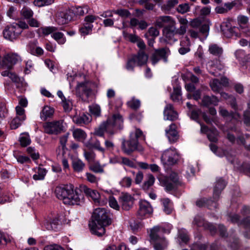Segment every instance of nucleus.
Here are the masks:
<instances>
[{
  "mask_svg": "<svg viewBox=\"0 0 250 250\" xmlns=\"http://www.w3.org/2000/svg\"><path fill=\"white\" fill-rule=\"evenodd\" d=\"M111 219L109 217L106 209L98 208L94 210L92 216V221L89 226L92 233L101 236L105 233V227L110 225Z\"/></svg>",
  "mask_w": 250,
  "mask_h": 250,
  "instance_id": "obj_1",
  "label": "nucleus"
},
{
  "mask_svg": "<svg viewBox=\"0 0 250 250\" xmlns=\"http://www.w3.org/2000/svg\"><path fill=\"white\" fill-rule=\"evenodd\" d=\"M55 193L56 197L66 205H77L83 202V195L74 190L71 186H57Z\"/></svg>",
  "mask_w": 250,
  "mask_h": 250,
  "instance_id": "obj_2",
  "label": "nucleus"
},
{
  "mask_svg": "<svg viewBox=\"0 0 250 250\" xmlns=\"http://www.w3.org/2000/svg\"><path fill=\"white\" fill-rule=\"evenodd\" d=\"M123 123V119L120 114H114L108 118L106 122H103L98 127L95 128L94 134L103 137L105 132L113 135L115 129L120 128Z\"/></svg>",
  "mask_w": 250,
  "mask_h": 250,
  "instance_id": "obj_3",
  "label": "nucleus"
},
{
  "mask_svg": "<svg viewBox=\"0 0 250 250\" xmlns=\"http://www.w3.org/2000/svg\"><path fill=\"white\" fill-rule=\"evenodd\" d=\"M145 140L143 132L140 129L135 128L130 132L129 139L126 141L123 139L122 149L127 155L131 154L133 151L139 149V140Z\"/></svg>",
  "mask_w": 250,
  "mask_h": 250,
  "instance_id": "obj_4",
  "label": "nucleus"
},
{
  "mask_svg": "<svg viewBox=\"0 0 250 250\" xmlns=\"http://www.w3.org/2000/svg\"><path fill=\"white\" fill-rule=\"evenodd\" d=\"M170 228L166 229L163 227H154L151 229L150 237L154 242V248L155 250H164L167 245L165 239L162 236L164 233H169Z\"/></svg>",
  "mask_w": 250,
  "mask_h": 250,
  "instance_id": "obj_5",
  "label": "nucleus"
},
{
  "mask_svg": "<svg viewBox=\"0 0 250 250\" xmlns=\"http://www.w3.org/2000/svg\"><path fill=\"white\" fill-rule=\"evenodd\" d=\"M43 127L44 132L50 135H58L64 130L62 120L46 122L44 124Z\"/></svg>",
  "mask_w": 250,
  "mask_h": 250,
  "instance_id": "obj_6",
  "label": "nucleus"
},
{
  "mask_svg": "<svg viewBox=\"0 0 250 250\" xmlns=\"http://www.w3.org/2000/svg\"><path fill=\"white\" fill-rule=\"evenodd\" d=\"M170 54V51L167 47L155 49L150 56V60L153 65L157 64L161 60H163L165 62H167V58Z\"/></svg>",
  "mask_w": 250,
  "mask_h": 250,
  "instance_id": "obj_7",
  "label": "nucleus"
},
{
  "mask_svg": "<svg viewBox=\"0 0 250 250\" xmlns=\"http://www.w3.org/2000/svg\"><path fill=\"white\" fill-rule=\"evenodd\" d=\"M179 159V155L176 149L170 148L166 150L161 156V161L164 165H172Z\"/></svg>",
  "mask_w": 250,
  "mask_h": 250,
  "instance_id": "obj_8",
  "label": "nucleus"
},
{
  "mask_svg": "<svg viewBox=\"0 0 250 250\" xmlns=\"http://www.w3.org/2000/svg\"><path fill=\"white\" fill-rule=\"evenodd\" d=\"M41 30L42 34L45 36L52 34L51 35L52 37L59 44H63L66 42V39L64 37L63 34L60 32H57V28L55 27H42L41 28Z\"/></svg>",
  "mask_w": 250,
  "mask_h": 250,
  "instance_id": "obj_9",
  "label": "nucleus"
},
{
  "mask_svg": "<svg viewBox=\"0 0 250 250\" xmlns=\"http://www.w3.org/2000/svg\"><path fill=\"white\" fill-rule=\"evenodd\" d=\"M21 34L20 28L14 23L7 26L3 31L4 38L13 41L17 39Z\"/></svg>",
  "mask_w": 250,
  "mask_h": 250,
  "instance_id": "obj_10",
  "label": "nucleus"
},
{
  "mask_svg": "<svg viewBox=\"0 0 250 250\" xmlns=\"http://www.w3.org/2000/svg\"><path fill=\"white\" fill-rule=\"evenodd\" d=\"M76 95L82 100L86 101L91 94V89L87 82L78 83L76 88Z\"/></svg>",
  "mask_w": 250,
  "mask_h": 250,
  "instance_id": "obj_11",
  "label": "nucleus"
},
{
  "mask_svg": "<svg viewBox=\"0 0 250 250\" xmlns=\"http://www.w3.org/2000/svg\"><path fill=\"white\" fill-rule=\"evenodd\" d=\"M155 25L159 28L174 27L176 25V21L169 16H159L156 18Z\"/></svg>",
  "mask_w": 250,
  "mask_h": 250,
  "instance_id": "obj_12",
  "label": "nucleus"
},
{
  "mask_svg": "<svg viewBox=\"0 0 250 250\" xmlns=\"http://www.w3.org/2000/svg\"><path fill=\"white\" fill-rule=\"evenodd\" d=\"M119 202L123 209L128 210L133 205V198L128 193H122L119 197Z\"/></svg>",
  "mask_w": 250,
  "mask_h": 250,
  "instance_id": "obj_13",
  "label": "nucleus"
},
{
  "mask_svg": "<svg viewBox=\"0 0 250 250\" xmlns=\"http://www.w3.org/2000/svg\"><path fill=\"white\" fill-rule=\"evenodd\" d=\"M139 209L138 214L140 217L149 215L153 212V209L149 203L146 200H141L139 202Z\"/></svg>",
  "mask_w": 250,
  "mask_h": 250,
  "instance_id": "obj_14",
  "label": "nucleus"
},
{
  "mask_svg": "<svg viewBox=\"0 0 250 250\" xmlns=\"http://www.w3.org/2000/svg\"><path fill=\"white\" fill-rule=\"evenodd\" d=\"M20 60V56L16 54H7L2 58V65L3 67L10 69Z\"/></svg>",
  "mask_w": 250,
  "mask_h": 250,
  "instance_id": "obj_15",
  "label": "nucleus"
},
{
  "mask_svg": "<svg viewBox=\"0 0 250 250\" xmlns=\"http://www.w3.org/2000/svg\"><path fill=\"white\" fill-rule=\"evenodd\" d=\"M163 33L165 37L168 41L176 42L178 39H176L174 36L176 35H179L178 29L175 25L174 27H166L163 30Z\"/></svg>",
  "mask_w": 250,
  "mask_h": 250,
  "instance_id": "obj_16",
  "label": "nucleus"
},
{
  "mask_svg": "<svg viewBox=\"0 0 250 250\" xmlns=\"http://www.w3.org/2000/svg\"><path fill=\"white\" fill-rule=\"evenodd\" d=\"M164 119L166 120L174 121L178 118L177 113L174 110L171 104H167L164 111Z\"/></svg>",
  "mask_w": 250,
  "mask_h": 250,
  "instance_id": "obj_17",
  "label": "nucleus"
},
{
  "mask_svg": "<svg viewBox=\"0 0 250 250\" xmlns=\"http://www.w3.org/2000/svg\"><path fill=\"white\" fill-rule=\"evenodd\" d=\"M166 134L168 140L171 143H174L179 138V135L176 130V125L174 124H171L169 126L168 129H166Z\"/></svg>",
  "mask_w": 250,
  "mask_h": 250,
  "instance_id": "obj_18",
  "label": "nucleus"
},
{
  "mask_svg": "<svg viewBox=\"0 0 250 250\" xmlns=\"http://www.w3.org/2000/svg\"><path fill=\"white\" fill-rule=\"evenodd\" d=\"M226 186V182L222 178H219L216 180L213 189V197L215 200L218 199L221 191Z\"/></svg>",
  "mask_w": 250,
  "mask_h": 250,
  "instance_id": "obj_19",
  "label": "nucleus"
},
{
  "mask_svg": "<svg viewBox=\"0 0 250 250\" xmlns=\"http://www.w3.org/2000/svg\"><path fill=\"white\" fill-rule=\"evenodd\" d=\"M71 12L70 11L65 10L60 12L56 19V21L59 24L63 25L67 23L72 18L70 15Z\"/></svg>",
  "mask_w": 250,
  "mask_h": 250,
  "instance_id": "obj_20",
  "label": "nucleus"
},
{
  "mask_svg": "<svg viewBox=\"0 0 250 250\" xmlns=\"http://www.w3.org/2000/svg\"><path fill=\"white\" fill-rule=\"evenodd\" d=\"M83 190L86 195L90 196L92 198L95 204L101 205L104 204V202L101 201L100 195L99 193L96 190H92L87 187H84Z\"/></svg>",
  "mask_w": 250,
  "mask_h": 250,
  "instance_id": "obj_21",
  "label": "nucleus"
},
{
  "mask_svg": "<svg viewBox=\"0 0 250 250\" xmlns=\"http://www.w3.org/2000/svg\"><path fill=\"white\" fill-rule=\"evenodd\" d=\"M10 78L15 83L17 88L22 92L25 90L26 83L22 78L18 77L16 74H11Z\"/></svg>",
  "mask_w": 250,
  "mask_h": 250,
  "instance_id": "obj_22",
  "label": "nucleus"
},
{
  "mask_svg": "<svg viewBox=\"0 0 250 250\" xmlns=\"http://www.w3.org/2000/svg\"><path fill=\"white\" fill-rule=\"evenodd\" d=\"M196 205L199 207L207 206L210 209L216 208L217 206L215 201H212L206 198H202L197 200Z\"/></svg>",
  "mask_w": 250,
  "mask_h": 250,
  "instance_id": "obj_23",
  "label": "nucleus"
},
{
  "mask_svg": "<svg viewBox=\"0 0 250 250\" xmlns=\"http://www.w3.org/2000/svg\"><path fill=\"white\" fill-rule=\"evenodd\" d=\"M190 42L189 38L186 37L180 42V47L178 49L179 53L181 55H185L190 51Z\"/></svg>",
  "mask_w": 250,
  "mask_h": 250,
  "instance_id": "obj_24",
  "label": "nucleus"
},
{
  "mask_svg": "<svg viewBox=\"0 0 250 250\" xmlns=\"http://www.w3.org/2000/svg\"><path fill=\"white\" fill-rule=\"evenodd\" d=\"M135 61L136 62V64L138 66H141L145 64L147 61L148 60V55L145 53L144 51L140 50L137 55H134L133 56Z\"/></svg>",
  "mask_w": 250,
  "mask_h": 250,
  "instance_id": "obj_25",
  "label": "nucleus"
},
{
  "mask_svg": "<svg viewBox=\"0 0 250 250\" xmlns=\"http://www.w3.org/2000/svg\"><path fill=\"white\" fill-rule=\"evenodd\" d=\"M218 102L219 100L216 96L214 95H212L211 96L206 95L203 97L202 105L206 107L211 105H216Z\"/></svg>",
  "mask_w": 250,
  "mask_h": 250,
  "instance_id": "obj_26",
  "label": "nucleus"
},
{
  "mask_svg": "<svg viewBox=\"0 0 250 250\" xmlns=\"http://www.w3.org/2000/svg\"><path fill=\"white\" fill-rule=\"evenodd\" d=\"M72 119L73 121L78 125L87 124L91 121L90 117L83 113L78 116H74Z\"/></svg>",
  "mask_w": 250,
  "mask_h": 250,
  "instance_id": "obj_27",
  "label": "nucleus"
},
{
  "mask_svg": "<svg viewBox=\"0 0 250 250\" xmlns=\"http://www.w3.org/2000/svg\"><path fill=\"white\" fill-rule=\"evenodd\" d=\"M54 110L53 108L49 106H44L40 113V118L43 121H45L48 118H51L54 114Z\"/></svg>",
  "mask_w": 250,
  "mask_h": 250,
  "instance_id": "obj_28",
  "label": "nucleus"
},
{
  "mask_svg": "<svg viewBox=\"0 0 250 250\" xmlns=\"http://www.w3.org/2000/svg\"><path fill=\"white\" fill-rule=\"evenodd\" d=\"M169 178L170 180L173 183H166V188L167 190H171L175 188V185L179 183V177L176 173L172 172L170 173Z\"/></svg>",
  "mask_w": 250,
  "mask_h": 250,
  "instance_id": "obj_29",
  "label": "nucleus"
},
{
  "mask_svg": "<svg viewBox=\"0 0 250 250\" xmlns=\"http://www.w3.org/2000/svg\"><path fill=\"white\" fill-rule=\"evenodd\" d=\"M178 21L180 23L181 25L178 28V33L179 36L184 35L187 32L188 21L185 18L178 17Z\"/></svg>",
  "mask_w": 250,
  "mask_h": 250,
  "instance_id": "obj_30",
  "label": "nucleus"
},
{
  "mask_svg": "<svg viewBox=\"0 0 250 250\" xmlns=\"http://www.w3.org/2000/svg\"><path fill=\"white\" fill-rule=\"evenodd\" d=\"M72 167L75 172H82L85 167V164L80 159H73L72 163Z\"/></svg>",
  "mask_w": 250,
  "mask_h": 250,
  "instance_id": "obj_31",
  "label": "nucleus"
},
{
  "mask_svg": "<svg viewBox=\"0 0 250 250\" xmlns=\"http://www.w3.org/2000/svg\"><path fill=\"white\" fill-rule=\"evenodd\" d=\"M209 52L215 56L220 57L223 52V48L216 44H211L208 47Z\"/></svg>",
  "mask_w": 250,
  "mask_h": 250,
  "instance_id": "obj_32",
  "label": "nucleus"
},
{
  "mask_svg": "<svg viewBox=\"0 0 250 250\" xmlns=\"http://www.w3.org/2000/svg\"><path fill=\"white\" fill-rule=\"evenodd\" d=\"M35 174L33 175V178L35 180H42L44 178L46 173L45 168L38 167L34 169Z\"/></svg>",
  "mask_w": 250,
  "mask_h": 250,
  "instance_id": "obj_33",
  "label": "nucleus"
},
{
  "mask_svg": "<svg viewBox=\"0 0 250 250\" xmlns=\"http://www.w3.org/2000/svg\"><path fill=\"white\" fill-rule=\"evenodd\" d=\"M73 137L79 141L84 140L86 137L85 132L80 128L74 129L72 131Z\"/></svg>",
  "mask_w": 250,
  "mask_h": 250,
  "instance_id": "obj_34",
  "label": "nucleus"
},
{
  "mask_svg": "<svg viewBox=\"0 0 250 250\" xmlns=\"http://www.w3.org/2000/svg\"><path fill=\"white\" fill-rule=\"evenodd\" d=\"M59 226V220L57 218H54L45 224V226L48 230L56 231Z\"/></svg>",
  "mask_w": 250,
  "mask_h": 250,
  "instance_id": "obj_35",
  "label": "nucleus"
},
{
  "mask_svg": "<svg viewBox=\"0 0 250 250\" xmlns=\"http://www.w3.org/2000/svg\"><path fill=\"white\" fill-rule=\"evenodd\" d=\"M161 202L164 207V211L167 214H169L172 210V203L168 198L161 199Z\"/></svg>",
  "mask_w": 250,
  "mask_h": 250,
  "instance_id": "obj_36",
  "label": "nucleus"
},
{
  "mask_svg": "<svg viewBox=\"0 0 250 250\" xmlns=\"http://www.w3.org/2000/svg\"><path fill=\"white\" fill-rule=\"evenodd\" d=\"M155 179L152 174H148L147 180L143 185L142 188L145 191H147L154 183Z\"/></svg>",
  "mask_w": 250,
  "mask_h": 250,
  "instance_id": "obj_37",
  "label": "nucleus"
},
{
  "mask_svg": "<svg viewBox=\"0 0 250 250\" xmlns=\"http://www.w3.org/2000/svg\"><path fill=\"white\" fill-rule=\"evenodd\" d=\"M249 18L244 15H239L237 17V21L239 25L240 30L243 32V28H247V23L249 22Z\"/></svg>",
  "mask_w": 250,
  "mask_h": 250,
  "instance_id": "obj_38",
  "label": "nucleus"
},
{
  "mask_svg": "<svg viewBox=\"0 0 250 250\" xmlns=\"http://www.w3.org/2000/svg\"><path fill=\"white\" fill-rule=\"evenodd\" d=\"M209 85L212 90L214 92H220L221 90L223 88L220 81L216 79L211 80L209 83Z\"/></svg>",
  "mask_w": 250,
  "mask_h": 250,
  "instance_id": "obj_39",
  "label": "nucleus"
},
{
  "mask_svg": "<svg viewBox=\"0 0 250 250\" xmlns=\"http://www.w3.org/2000/svg\"><path fill=\"white\" fill-rule=\"evenodd\" d=\"M171 98L173 101L179 102L181 99V88L177 86L174 87L173 92L171 95Z\"/></svg>",
  "mask_w": 250,
  "mask_h": 250,
  "instance_id": "obj_40",
  "label": "nucleus"
},
{
  "mask_svg": "<svg viewBox=\"0 0 250 250\" xmlns=\"http://www.w3.org/2000/svg\"><path fill=\"white\" fill-rule=\"evenodd\" d=\"M239 30H240L239 27L233 25L230 29H229L228 30H225L223 32L225 36L228 38H230L233 36L238 37L239 36V34L238 33Z\"/></svg>",
  "mask_w": 250,
  "mask_h": 250,
  "instance_id": "obj_41",
  "label": "nucleus"
},
{
  "mask_svg": "<svg viewBox=\"0 0 250 250\" xmlns=\"http://www.w3.org/2000/svg\"><path fill=\"white\" fill-rule=\"evenodd\" d=\"M93 25L88 23H84L83 26L80 28V32L82 36H86L92 31Z\"/></svg>",
  "mask_w": 250,
  "mask_h": 250,
  "instance_id": "obj_42",
  "label": "nucleus"
},
{
  "mask_svg": "<svg viewBox=\"0 0 250 250\" xmlns=\"http://www.w3.org/2000/svg\"><path fill=\"white\" fill-rule=\"evenodd\" d=\"M178 237L181 240V242H180V244H181V242L187 244L188 241V234L187 231L185 229H181L179 230Z\"/></svg>",
  "mask_w": 250,
  "mask_h": 250,
  "instance_id": "obj_43",
  "label": "nucleus"
},
{
  "mask_svg": "<svg viewBox=\"0 0 250 250\" xmlns=\"http://www.w3.org/2000/svg\"><path fill=\"white\" fill-rule=\"evenodd\" d=\"M123 35L124 38L132 43H137L140 38L139 36L136 35L128 34L125 31L123 32Z\"/></svg>",
  "mask_w": 250,
  "mask_h": 250,
  "instance_id": "obj_44",
  "label": "nucleus"
},
{
  "mask_svg": "<svg viewBox=\"0 0 250 250\" xmlns=\"http://www.w3.org/2000/svg\"><path fill=\"white\" fill-rule=\"evenodd\" d=\"M26 151L30 155L31 158L34 160H37L40 157V154L34 147L29 146L27 148Z\"/></svg>",
  "mask_w": 250,
  "mask_h": 250,
  "instance_id": "obj_45",
  "label": "nucleus"
},
{
  "mask_svg": "<svg viewBox=\"0 0 250 250\" xmlns=\"http://www.w3.org/2000/svg\"><path fill=\"white\" fill-rule=\"evenodd\" d=\"M21 14L26 19H29L33 16V11L29 8L27 7H23L21 11Z\"/></svg>",
  "mask_w": 250,
  "mask_h": 250,
  "instance_id": "obj_46",
  "label": "nucleus"
},
{
  "mask_svg": "<svg viewBox=\"0 0 250 250\" xmlns=\"http://www.w3.org/2000/svg\"><path fill=\"white\" fill-rule=\"evenodd\" d=\"M54 0H34L33 4L38 7H42L51 4L54 2Z\"/></svg>",
  "mask_w": 250,
  "mask_h": 250,
  "instance_id": "obj_47",
  "label": "nucleus"
},
{
  "mask_svg": "<svg viewBox=\"0 0 250 250\" xmlns=\"http://www.w3.org/2000/svg\"><path fill=\"white\" fill-rule=\"evenodd\" d=\"M16 117L21 118V121H25L26 119V115L24 108L20 105H18L16 107Z\"/></svg>",
  "mask_w": 250,
  "mask_h": 250,
  "instance_id": "obj_48",
  "label": "nucleus"
},
{
  "mask_svg": "<svg viewBox=\"0 0 250 250\" xmlns=\"http://www.w3.org/2000/svg\"><path fill=\"white\" fill-rule=\"evenodd\" d=\"M12 237L0 230V245H6L11 241Z\"/></svg>",
  "mask_w": 250,
  "mask_h": 250,
  "instance_id": "obj_49",
  "label": "nucleus"
},
{
  "mask_svg": "<svg viewBox=\"0 0 250 250\" xmlns=\"http://www.w3.org/2000/svg\"><path fill=\"white\" fill-rule=\"evenodd\" d=\"M24 121H21V118L18 117H14L10 122V127L12 129L18 128Z\"/></svg>",
  "mask_w": 250,
  "mask_h": 250,
  "instance_id": "obj_50",
  "label": "nucleus"
},
{
  "mask_svg": "<svg viewBox=\"0 0 250 250\" xmlns=\"http://www.w3.org/2000/svg\"><path fill=\"white\" fill-rule=\"evenodd\" d=\"M159 35V30L155 27H151L149 28L147 32L145 35L146 38H148L149 36L155 38Z\"/></svg>",
  "mask_w": 250,
  "mask_h": 250,
  "instance_id": "obj_51",
  "label": "nucleus"
},
{
  "mask_svg": "<svg viewBox=\"0 0 250 250\" xmlns=\"http://www.w3.org/2000/svg\"><path fill=\"white\" fill-rule=\"evenodd\" d=\"M207 135L208 138L210 141L212 142H216L217 141L218 133L215 128L210 130V132H209Z\"/></svg>",
  "mask_w": 250,
  "mask_h": 250,
  "instance_id": "obj_52",
  "label": "nucleus"
},
{
  "mask_svg": "<svg viewBox=\"0 0 250 250\" xmlns=\"http://www.w3.org/2000/svg\"><path fill=\"white\" fill-rule=\"evenodd\" d=\"M90 169L95 173H103L104 172V166L101 165L99 163L96 162L90 167Z\"/></svg>",
  "mask_w": 250,
  "mask_h": 250,
  "instance_id": "obj_53",
  "label": "nucleus"
},
{
  "mask_svg": "<svg viewBox=\"0 0 250 250\" xmlns=\"http://www.w3.org/2000/svg\"><path fill=\"white\" fill-rule=\"evenodd\" d=\"M121 162L120 163L121 164L125 165L130 167L135 168L136 167L135 164L134 163L133 161L129 159L128 158L125 157H121L120 158Z\"/></svg>",
  "mask_w": 250,
  "mask_h": 250,
  "instance_id": "obj_54",
  "label": "nucleus"
},
{
  "mask_svg": "<svg viewBox=\"0 0 250 250\" xmlns=\"http://www.w3.org/2000/svg\"><path fill=\"white\" fill-rule=\"evenodd\" d=\"M127 104L130 108L133 109H137L140 106V102L139 100L133 98L127 102Z\"/></svg>",
  "mask_w": 250,
  "mask_h": 250,
  "instance_id": "obj_55",
  "label": "nucleus"
},
{
  "mask_svg": "<svg viewBox=\"0 0 250 250\" xmlns=\"http://www.w3.org/2000/svg\"><path fill=\"white\" fill-rule=\"evenodd\" d=\"M108 204L109 206L112 208L119 210L120 209V206L118 203L117 201L112 196H110L108 198Z\"/></svg>",
  "mask_w": 250,
  "mask_h": 250,
  "instance_id": "obj_56",
  "label": "nucleus"
},
{
  "mask_svg": "<svg viewBox=\"0 0 250 250\" xmlns=\"http://www.w3.org/2000/svg\"><path fill=\"white\" fill-rule=\"evenodd\" d=\"M132 180L129 177H124L119 182L120 185L123 187L129 188L132 184Z\"/></svg>",
  "mask_w": 250,
  "mask_h": 250,
  "instance_id": "obj_57",
  "label": "nucleus"
},
{
  "mask_svg": "<svg viewBox=\"0 0 250 250\" xmlns=\"http://www.w3.org/2000/svg\"><path fill=\"white\" fill-rule=\"evenodd\" d=\"M234 21L232 19L227 20L226 21L223 22L221 25V29L223 32L225 30H228L229 29H230V28L233 26Z\"/></svg>",
  "mask_w": 250,
  "mask_h": 250,
  "instance_id": "obj_58",
  "label": "nucleus"
},
{
  "mask_svg": "<svg viewBox=\"0 0 250 250\" xmlns=\"http://www.w3.org/2000/svg\"><path fill=\"white\" fill-rule=\"evenodd\" d=\"M202 113L200 109H193L191 111L190 117L191 119L195 120L197 123H200L198 120L199 116Z\"/></svg>",
  "mask_w": 250,
  "mask_h": 250,
  "instance_id": "obj_59",
  "label": "nucleus"
},
{
  "mask_svg": "<svg viewBox=\"0 0 250 250\" xmlns=\"http://www.w3.org/2000/svg\"><path fill=\"white\" fill-rule=\"evenodd\" d=\"M113 13L118 15L122 18H127L130 15V13L129 11L124 9H119L116 10H113Z\"/></svg>",
  "mask_w": 250,
  "mask_h": 250,
  "instance_id": "obj_60",
  "label": "nucleus"
},
{
  "mask_svg": "<svg viewBox=\"0 0 250 250\" xmlns=\"http://www.w3.org/2000/svg\"><path fill=\"white\" fill-rule=\"evenodd\" d=\"M209 147L210 150L214 154L219 157H222L225 154V152L224 151L218 149V147L213 144H210L209 145Z\"/></svg>",
  "mask_w": 250,
  "mask_h": 250,
  "instance_id": "obj_61",
  "label": "nucleus"
},
{
  "mask_svg": "<svg viewBox=\"0 0 250 250\" xmlns=\"http://www.w3.org/2000/svg\"><path fill=\"white\" fill-rule=\"evenodd\" d=\"M90 111L92 114L96 117L99 116L101 114L100 106L97 104L90 106Z\"/></svg>",
  "mask_w": 250,
  "mask_h": 250,
  "instance_id": "obj_62",
  "label": "nucleus"
},
{
  "mask_svg": "<svg viewBox=\"0 0 250 250\" xmlns=\"http://www.w3.org/2000/svg\"><path fill=\"white\" fill-rule=\"evenodd\" d=\"M193 224L196 225L198 227H202L205 226V222L203 217L199 215L195 217Z\"/></svg>",
  "mask_w": 250,
  "mask_h": 250,
  "instance_id": "obj_63",
  "label": "nucleus"
},
{
  "mask_svg": "<svg viewBox=\"0 0 250 250\" xmlns=\"http://www.w3.org/2000/svg\"><path fill=\"white\" fill-rule=\"evenodd\" d=\"M209 27L207 24H203L199 29V33L202 34L206 38L208 34Z\"/></svg>",
  "mask_w": 250,
  "mask_h": 250,
  "instance_id": "obj_64",
  "label": "nucleus"
}]
</instances>
